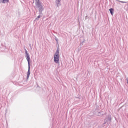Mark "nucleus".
<instances>
[{
	"instance_id": "f257e3e1",
	"label": "nucleus",
	"mask_w": 128,
	"mask_h": 128,
	"mask_svg": "<svg viewBox=\"0 0 128 128\" xmlns=\"http://www.w3.org/2000/svg\"><path fill=\"white\" fill-rule=\"evenodd\" d=\"M35 8H38L39 12V14H42V12H44V6L40 1V0H35Z\"/></svg>"
},
{
	"instance_id": "f03ea898",
	"label": "nucleus",
	"mask_w": 128,
	"mask_h": 128,
	"mask_svg": "<svg viewBox=\"0 0 128 128\" xmlns=\"http://www.w3.org/2000/svg\"><path fill=\"white\" fill-rule=\"evenodd\" d=\"M26 60H27L28 62V72H27V76L26 78L27 80H28V78H30V55H26Z\"/></svg>"
},
{
	"instance_id": "7ed1b4c3",
	"label": "nucleus",
	"mask_w": 128,
	"mask_h": 128,
	"mask_svg": "<svg viewBox=\"0 0 128 128\" xmlns=\"http://www.w3.org/2000/svg\"><path fill=\"white\" fill-rule=\"evenodd\" d=\"M60 54V51L58 50V48L54 56V62L56 64H60V59H59V55Z\"/></svg>"
},
{
	"instance_id": "20e7f679",
	"label": "nucleus",
	"mask_w": 128,
	"mask_h": 128,
	"mask_svg": "<svg viewBox=\"0 0 128 128\" xmlns=\"http://www.w3.org/2000/svg\"><path fill=\"white\" fill-rule=\"evenodd\" d=\"M108 120H109V122H110V120H112V118L110 117V116H108V118L104 120V124H106L108 122Z\"/></svg>"
},
{
	"instance_id": "39448f33",
	"label": "nucleus",
	"mask_w": 128,
	"mask_h": 128,
	"mask_svg": "<svg viewBox=\"0 0 128 128\" xmlns=\"http://www.w3.org/2000/svg\"><path fill=\"white\" fill-rule=\"evenodd\" d=\"M55 2L57 7H58L60 6V0H56Z\"/></svg>"
},
{
	"instance_id": "423d86ee",
	"label": "nucleus",
	"mask_w": 128,
	"mask_h": 128,
	"mask_svg": "<svg viewBox=\"0 0 128 128\" xmlns=\"http://www.w3.org/2000/svg\"><path fill=\"white\" fill-rule=\"evenodd\" d=\"M109 10H110L112 16L114 14V8H111Z\"/></svg>"
},
{
	"instance_id": "0eeeda50",
	"label": "nucleus",
	"mask_w": 128,
	"mask_h": 128,
	"mask_svg": "<svg viewBox=\"0 0 128 128\" xmlns=\"http://www.w3.org/2000/svg\"><path fill=\"white\" fill-rule=\"evenodd\" d=\"M10 0H2V4H6V2H9Z\"/></svg>"
},
{
	"instance_id": "6e6552de",
	"label": "nucleus",
	"mask_w": 128,
	"mask_h": 128,
	"mask_svg": "<svg viewBox=\"0 0 128 128\" xmlns=\"http://www.w3.org/2000/svg\"><path fill=\"white\" fill-rule=\"evenodd\" d=\"M41 16L39 15L36 18L35 20H38V18H40Z\"/></svg>"
},
{
	"instance_id": "1a4fd4ad",
	"label": "nucleus",
	"mask_w": 128,
	"mask_h": 128,
	"mask_svg": "<svg viewBox=\"0 0 128 128\" xmlns=\"http://www.w3.org/2000/svg\"><path fill=\"white\" fill-rule=\"evenodd\" d=\"M25 54L26 56H28V50H26V49H25Z\"/></svg>"
},
{
	"instance_id": "9d476101",
	"label": "nucleus",
	"mask_w": 128,
	"mask_h": 128,
	"mask_svg": "<svg viewBox=\"0 0 128 128\" xmlns=\"http://www.w3.org/2000/svg\"><path fill=\"white\" fill-rule=\"evenodd\" d=\"M120 2H122V4H126V2H122V1H120Z\"/></svg>"
},
{
	"instance_id": "9b49d317",
	"label": "nucleus",
	"mask_w": 128,
	"mask_h": 128,
	"mask_svg": "<svg viewBox=\"0 0 128 128\" xmlns=\"http://www.w3.org/2000/svg\"><path fill=\"white\" fill-rule=\"evenodd\" d=\"M0 2H2V0H0Z\"/></svg>"
}]
</instances>
